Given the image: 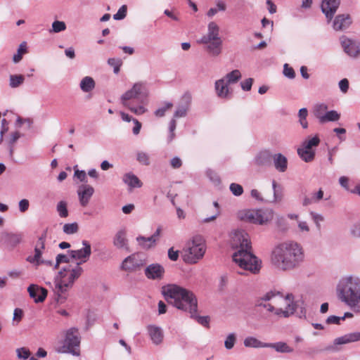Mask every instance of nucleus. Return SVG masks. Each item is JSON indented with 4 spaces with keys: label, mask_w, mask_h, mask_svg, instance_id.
<instances>
[{
    "label": "nucleus",
    "mask_w": 360,
    "mask_h": 360,
    "mask_svg": "<svg viewBox=\"0 0 360 360\" xmlns=\"http://www.w3.org/2000/svg\"><path fill=\"white\" fill-rule=\"evenodd\" d=\"M108 63L110 66L113 67L114 72L117 74L120 72V68L122 64V61L121 59L112 58L108 59Z\"/></svg>",
    "instance_id": "79ce46f5"
},
{
    "label": "nucleus",
    "mask_w": 360,
    "mask_h": 360,
    "mask_svg": "<svg viewBox=\"0 0 360 360\" xmlns=\"http://www.w3.org/2000/svg\"><path fill=\"white\" fill-rule=\"evenodd\" d=\"M203 44H207L206 49L210 55L217 56L221 53L222 45L221 39L212 40L208 43Z\"/></svg>",
    "instance_id": "a878e982"
},
{
    "label": "nucleus",
    "mask_w": 360,
    "mask_h": 360,
    "mask_svg": "<svg viewBox=\"0 0 360 360\" xmlns=\"http://www.w3.org/2000/svg\"><path fill=\"white\" fill-rule=\"evenodd\" d=\"M337 294L340 300L349 307L354 312L360 313V280L346 277L340 280Z\"/></svg>",
    "instance_id": "39448f33"
},
{
    "label": "nucleus",
    "mask_w": 360,
    "mask_h": 360,
    "mask_svg": "<svg viewBox=\"0 0 360 360\" xmlns=\"http://www.w3.org/2000/svg\"><path fill=\"white\" fill-rule=\"evenodd\" d=\"M122 179L123 181L130 187V188H141L143 185V183L139 180V179L131 172L125 174L123 176Z\"/></svg>",
    "instance_id": "bb28decb"
},
{
    "label": "nucleus",
    "mask_w": 360,
    "mask_h": 360,
    "mask_svg": "<svg viewBox=\"0 0 360 360\" xmlns=\"http://www.w3.org/2000/svg\"><path fill=\"white\" fill-rule=\"evenodd\" d=\"M340 42L345 52L351 57H357L360 54V49L355 41L342 36Z\"/></svg>",
    "instance_id": "dca6fc26"
},
{
    "label": "nucleus",
    "mask_w": 360,
    "mask_h": 360,
    "mask_svg": "<svg viewBox=\"0 0 360 360\" xmlns=\"http://www.w3.org/2000/svg\"><path fill=\"white\" fill-rule=\"evenodd\" d=\"M168 257L172 261H176L179 258V251H175L173 248H171L168 251Z\"/></svg>",
    "instance_id": "338daca9"
},
{
    "label": "nucleus",
    "mask_w": 360,
    "mask_h": 360,
    "mask_svg": "<svg viewBox=\"0 0 360 360\" xmlns=\"http://www.w3.org/2000/svg\"><path fill=\"white\" fill-rule=\"evenodd\" d=\"M195 319L198 323L201 324L203 326L207 327L210 322V319L208 316H200L197 315V312L195 313V316L192 317Z\"/></svg>",
    "instance_id": "4d7b16f0"
},
{
    "label": "nucleus",
    "mask_w": 360,
    "mask_h": 360,
    "mask_svg": "<svg viewBox=\"0 0 360 360\" xmlns=\"http://www.w3.org/2000/svg\"><path fill=\"white\" fill-rule=\"evenodd\" d=\"M27 52V44L24 41L20 44L17 53L13 56V62L15 63L20 62L22 58V56Z\"/></svg>",
    "instance_id": "c9c22d12"
},
{
    "label": "nucleus",
    "mask_w": 360,
    "mask_h": 360,
    "mask_svg": "<svg viewBox=\"0 0 360 360\" xmlns=\"http://www.w3.org/2000/svg\"><path fill=\"white\" fill-rule=\"evenodd\" d=\"M340 5V0H323L321 10L326 18L330 20Z\"/></svg>",
    "instance_id": "a211bd4d"
},
{
    "label": "nucleus",
    "mask_w": 360,
    "mask_h": 360,
    "mask_svg": "<svg viewBox=\"0 0 360 360\" xmlns=\"http://www.w3.org/2000/svg\"><path fill=\"white\" fill-rule=\"evenodd\" d=\"M8 130V122L6 119H3L1 120V137H0V143L3 141V136L5 133H6Z\"/></svg>",
    "instance_id": "13d9d810"
},
{
    "label": "nucleus",
    "mask_w": 360,
    "mask_h": 360,
    "mask_svg": "<svg viewBox=\"0 0 360 360\" xmlns=\"http://www.w3.org/2000/svg\"><path fill=\"white\" fill-rule=\"evenodd\" d=\"M304 259L302 248L295 242H285L277 245L272 252L271 262L279 269L290 270Z\"/></svg>",
    "instance_id": "f03ea898"
},
{
    "label": "nucleus",
    "mask_w": 360,
    "mask_h": 360,
    "mask_svg": "<svg viewBox=\"0 0 360 360\" xmlns=\"http://www.w3.org/2000/svg\"><path fill=\"white\" fill-rule=\"evenodd\" d=\"M25 81V77L22 75H12L10 76L9 85L11 88H16L21 85Z\"/></svg>",
    "instance_id": "e433bc0d"
},
{
    "label": "nucleus",
    "mask_w": 360,
    "mask_h": 360,
    "mask_svg": "<svg viewBox=\"0 0 360 360\" xmlns=\"http://www.w3.org/2000/svg\"><path fill=\"white\" fill-rule=\"evenodd\" d=\"M69 261V257L67 255L63 254L58 255V256L56 257V261L54 265V269H58L59 267L60 264L68 263Z\"/></svg>",
    "instance_id": "864d4df0"
},
{
    "label": "nucleus",
    "mask_w": 360,
    "mask_h": 360,
    "mask_svg": "<svg viewBox=\"0 0 360 360\" xmlns=\"http://www.w3.org/2000/svg\"><path fill=\"white\" fill-rule=\"evenodd\" d=\"M339 87L341 91L344 94L347 93L349 89V81L345 78L340 81Z\"/></svg>",
    "instance_id": "052dcab7"
},
{
    "label": "nucleus",
    "mask_w": 360,
    "mask_h": 360,
    "mask_svg": "<svg viewBox=\"0 0 360 360\" xmlns=\"http://www.w3.org/2000/svg\"><path fill=\"white\" fill-rule=\"evenodd\" d=\"M75 176L80 180V181L86 182V174L84 171L75 170Z\"/></svg>",
    "instance_id": "69168bd1"
},
{
    "label": "nucleus",
    "mask_w": 360,
    "mask_h": 360,
    "mask_svg": "<svg viewBox=\"0 0 360 360\" xmlns=\"http://www.w3.org/2000/svg\"><path fill=\"white\" fill-rule=\"evenodd\" d=\"M22 240V233H7L6 235V243L12 247H14L21 243Z\"/></svg>",
    "instance_id": "72a5a7b5"
},
{
    "label": "nucleus",
    "mask_w": 360,
    "mask_h": 360,
    "mask_svg": "<svg viewBox=\"0 0 360 360\" xmlns=\"http://www.w3.org/2000/svg\"><path fill=\"white\" fill-rule=\"evenodd\" d=\"M137 160L142 165H148L150 164L149 156L144 152H139L137 154Z\"/></svg>",
    "instance_id": "8fccbe9b"
},
{
    "label": "nucleus",
    "mask_w": 360,
    "mask_h": 360,
    "mask_svg": "<svg viewBox=\"0 0 360 360\" xmlns=\"http://www.w3.org/2000/svg\"><path fill=\"white\" fill-rule=\"evenodd\" d=\"M164 292L169 303L178 309L188 312L191 317L195 316L198 311V300L192 291L177 285H169Z\"/></svg>",
    "instance_id": "7ed1b4c3"
},
{
    "label": "nucleus",
    "mask_w": 360,
    "mask_h": 360,
    "mask_svg": "<svg viewBox=\"0 0 360 360\" xmlns=\"http://www.w3.org/2000/svg\"><path fill=\"white\" fill-rule=\"evenodd\" d=\"M46 237V231H44L43 234L39 238L34 248V256H30L27 257V261L37 266L42 264H45L49 266H52L53 262L51 261H46L41 259L42 252L45 248V240Z\"/></svg>",
    "instance_id": "f8f14e48"
},
{
    "label": "nucleus",
    "mask_w": 360,
    "mask_h": 360,
    "mask_svg": "<svg viewBox=\"0 0 360 360\" xmlns=\"http://www.w3.org/2000/svg\"><path fill=\"white\" fill-rule=\"evenodd\" d=\"M308 115V111L307 108H302L299 111L300 122L304 129L307 128L308 123L307 121V117Z\"/></svg>",
    "instance_id": "a19ab883"
},
{
    "label": "nucleus",
    "mask_w": 360,
    "mask_h": 360,
    "mask_svg": "<svg viewBox=\"0 0 360 360\" xmlns=\"http://www.w3.org/2000/svg\"><path fill=\"white\" fill-rule=\"evenodd\" d=\"M94 193V188L91 186L89 184L81 185L77 190L80 205L84 207H86Z\"/></svg>",
    "instance_id": "2eb2a0df"
},
{
    "label": "nucleus",
    "mask_w": 360,
    "mask_h": 360,
    "mask_svg": "<svg viewBox=\"0 0 360 360\" xmlns=\"http://www.w3.org/2000/svg\"><path fill=\"white\" fill-rule=\"evenodd\" d=\"M323 198V191L320 188L317 192L312 193L310 197H305L303 201L304 206L316 203Z\"/></svg>",
    "instance_id": "c756f323"
},
{
    "label": "nucleus",
    "mask_w": 360,
    "mask_h": 360,
    "mask_svg": "<svg viewBox=\"0 0 360 360\" xmlns=\"http://www.w3.org/2000/svg\"><path fill=\"white\" fill-rule=\"evenodd\" d=\"M360 340V333H353L345 336L336 338L335 340V345L346 344L352 342Z\"/></svg>",
    "instance_id": "c85d7f7f"
},
{
    "label": "nucleus",
    "mask_w": 360,
    "mask_h": 360,
    "mask_svg": "<svg viewBox=\"0 0 360 360\" xmlns=\"http://www.w3.org/2000/svg\"><path fill=\"white\" fill-rule=\"evenodd\" d=\"M340 117V115L335 110H330L326 112L324 115V117H322L321 123H324L326 122H334L338 121Z\"/></svg>",
    "instance_id": "4c0bfd02"
},
{
    "label": "nucleus",
    "mask_w": 360,
    "mask_h": 360,
    "mask_svg": "<svg viewBox=\"0 0 360 360\" xmlns=\"http://www.w3.org/2000/svg\"><path fill=\"white\" fill-rule=\"evenodd\" d=\"M241 78V73L238 70H234L228 73L225 77V81L229 84L236 83Z\"/></svg>",
    "instance_id": "f704fd0d"
},
{
    "label": "nucleus",
    "mask_w": 360,
    "mask_h": 360,
    "mask_svg": "<svg viewBox=\"0 0 360 360\" xmlns=\"http://www.w3.org/2000/svg\"><path fill=\"white\" fill-rule=\"evenodd\" d=\"M148 335L152 342L155 345L160 344L164 338L162 330L156 326L150 325L147 327Z\"/></svg>",
    "instance_id": "412c9836"
},
{
    "label": "nucleus",
    "mask_w": 360,
    "mask_h": 360,
    "mask_svg": "<svg viewBox=\"0 0 360 360\" xmlns=\"http://www.w3.org/2000/svg\"><path fill=\"white\" fill-rule=\"evenodd\" d=\"M320 143L319 137L316 135L314 137L305 140L301 148L297 149V153L302 160L309 162L314 160L315 157V151L313 147H316Z\"/></svg>",
    "instance_id": "9b49d317"
},
{
    "label": "nucleus",
    "mask_w": 360,
    "mask_h": 360,
    "mask_svg": "<svg viewBox=\"0 0 360 360\" xmlns=\"http://www.w3.org/2000/svg\"><path fill=\"white\" fill-rule=\"evenodd\" d=\"M95 87V82L91 77H84L80 82V88L84 92H89Z\"/></svg>",
    "instance_id": "473e14b6"
},
{
    "label": "nucleus",
    "mask_w": 360,
    "mask_h": 360,
    "mask_svg": "<svg viewBox=\"0 0 360 360\" xmlns=\"http://www.w3.org/2000/svg\"><path fill=\"white\" fill-rule=\"evenodd\" d=\"M19 359H27L30 356V352L25 347H21L16 350Z\"/></svg>",
    "instance_id": "603ef678"
},
{
    "label": "nucleus",
    "mask_w": 360,
    "mask_h": 360,
    "mask_svg": "<svg viewBox=\"0 0 360 360\" xmlns=\"http://www.w3.org/2000/svg\"><path fill=\"white\" fill-rule=\"evenodd\" d=\"M173 107V104L172 103L167 102L165 103L164 106L158 108L155 112V115L158 117H162L165 115V112L171 110Z\"/></svg>",
    "instance_id": "c03bdc74"
},
{
    "label": "nucleus",
    "mask_w": 360,
    "mask_h": 360,
    "mask_svg": "<svg viewBox=\"0 0 360 360\" xmlns=\"http://www.w3.org/2000/svg\"><path fill=\"white\" fill-rule=\"evenodd\" d=\"M164 273V268L158 264H150L145 270L146 277L150 279H160Z\"/></svg>",
    "instance_id": "aec40b11"
},
{
    "label": "nucleus",
    "mask_w": 360,
    "mask_h": 360,
    "mask_svg": "<svg viewBox=\"0 0 360 360\" xmlns=\"http://www.w3.org/2000/svg\"><path fill=\"white\" fill-rule=\"evenodd\" d=\"M268 347L274 348L276 351L281 353H290L293 352V349L292 347L283 342L268 343Z\"/></svg>",
    "instance_id": "7c9ffc66"
},
{
    "label": "nucleus",
    "mask_w": 360,
    "mask_h": 360,
    "mask_svg": "<svg viewBox=\"0 0 360 360\" xmlns=\"http://www.w3.org/2000/svg\"><path fill=\"white\" fill-rule=\"evenodd\" d=\"M205 251V241L201 236L198 235L186 243L181 256L186 263L195 264L203 257Z\"/></svg>",
    "instance_id": "423d86ee"
},
{
    "label": "nucleus",
    "mask_w": 360,
    "mask_h": 360,
    "mask_svg": "<svg viewBox=\"0 0 360 360\" xmlns=\"http://www.w3.org/2000/svg\"><path fill=\"white\" fill-rule=\"evenodd\" d=\"M244 345L247 347H268V343H264L253 337H248L244 340Z\"/></svg>",
    "instance_id": "2f4dec72"
},
{
    "label": "nucleus",
    "mask_w": 360,
    "mask_h": 360,
    "mask_svg": "<svg viewBox=\"0 0 360 360\" xmlns=\"http://www.w3.org/2000/svg\"><path fill=\"white\" fill-rule=\"evenodd\" d=\"M84 248L77 250H70V255L72 258L79 260L80 262L77 263V265H80L82 263L86 262L91 254V245L86 240L82 241Z\"/></svg>",
    "instance_id": "4468645a"
},
{
    "label": "nucleus",
    "mask_w": 360,
    "mask_h": 360,
    "mask_svg": "<svg viewBox=\"0 0 360 360\" xmlns=\"http://www.w3.org/2000/svg\"><path fill=\"white\" fill-rule=\"evenodd\" d=\"M283 74L285 77L290 79H293L295 77V72L293 68L290 67L287 63L284 65Z\"/></svg>",
    "instance_id": "6e6d98bb"
},
{
    "label": "nucleus",
    "mask_w": 360,
    "mask_h": 360,
    "mask_svg": "<svg viewBox=\"0 0 360 360\" xmlns=\"http://www.w3.org/2000/svg\"><path fill=\"white\" fill-rule=\"evenodd\" d=\"M257 304L263 306L268 311L285 318L289 317L295 311V304L293 302L292 295H287L284 297L279 292H269L261 297Z\"/></svg>",
    "instance_id": "20e7f679"
},
{
    "label": "nucleus",
    "mask_w": 360,
    "mask_h": 360,
    "mask_svg": "<svg viewBox=\"0 0 360 360\" xmlns=\"http://www.w3.org/2000/svg\"><path fill=\"white\" fill-rule=\"evenodd\" d=\"M219 28L218 25L214 22H211L208 25V32L207 34L203 36L200 40L198 41V43H208L210 41L221 39L219 36Z\"/></svg>",
    "instance_id": "6ab92c4d"
},
{
    "label": "nucleus",
    "mask_w": 360,
    "mask_h": 360,
    "mask_svg": "<svg viewBox=\"0 0 360 360\" xmlns=\"http://www.w3.org/2000/svg\"><path fill=\"white\" fill-rule=\"evenodd\" d=\"M236 342V335L233 333L229 334L224 342L225 347L227 349H231L233 347Z\"/></svg>",
    "instance_id": "09e8293b"
},
{
    "label": "nucleus",
    "mask_w": 360,
    "mask_h": 360,
    "mask_svg": "<svg viewBox=\"0 0 360 360\" xmlns=\"http://www.w3.org/2000/svg\"><path fill=\"white\" fill-rule=\"evenodd\" d=\"M232 246L236 248L233 260L240 268L257 274L261 268V261L252 252L249 235L244 231H236L232 236Z\"/></svg>",
    "instance_id": "f257e3e1"
},
{
    "label": "nucleus",
    "mask_w": 360,
    "mask_h": 360,
    "mask_svg": "<svg viewBox=\"0 0 360 360\" xmlns=\"http://www.w3.org/2000/svg\"><path fill=\"white\" fill-rule=\"evenodd\" d=\"M229 84L225 81L224 79H221L215 82V90L219 97L224 98H227L231 94L229 89Z\"/></svg>",
    "instance_id": "b1692460"
},
{
    "label": "nucleus",
    "mask_w": 360,
    "mask_h": 360,
    "mask_svg": "<svg viewBox=\"0 0 360 360\" xmlns=\"http://www.w3.org/2000/svg\"><path fill=\"white\" fill-rule=\"evenodd\" d=\"M352 23L349 15H338L333 22V28L335 30H342L347 28Z\"/></svg>",
    "instance_id": "5701e85b"
},
{
    "label": "nucleus",
    "mask_w": 360,
    "mask_h": 360,
    "mask_svg": "<svg viewBox=\"0 0 360 360\" xmlns=\"http://www.w3.org/2000/svg\"><path fill=\"white\" fill-rule=\"evenodd\" d=\"M240 220L257 224H264L274 218V212L270 209L264 210H246L238 213Z\"/></svg>",
    "instance_id": "1a4fd4ad"
},
{
    "label": "nucleus",
    "mask_w": 360,
    "mask_h": 360,
    "mask_svg": "<svg viewBox=\"0 0 360 360\" xmlns=\"http://www.w3.org/2000/svg\"><path fill=\"white\" fill-rule=\"evenodd\" d=\"M66 28L65 23L62 21L56 20L52 24V30L54 32H59L65 30Z\"/></svg>",
    "instance_id": "3c124183"
},
{
    "label": "nucleus",
    "mask_w": 360,
    "mask_h": 360,
    "mask_svg": "<svg viewBox=\"0 0 360 360\" xmlns=\"http://www.w3.org/2000/svg\"><path fill=\"white\" fill-rule=\"evenodd\" d=\"M27 291L36 303L43 302L47 296V290L37 285H30Z\"/></svg>",
    "instance_id": "f3484780"
},
{
    "label": "nucleus",
    "mask_w": 360,
    "mask_h": 360,
    "mask_svg": "<svg viewBox=\"0 0 360 360\" xmlns=\"http://www.w3.org/2000/svg\"><path fill=\"white\" fill-rule=\"evenodd\" d=\"M57 211L60 217H67L68 216L67 203L65 201H60L57 205Z\"/></svg>",
    "instance_id": "ea45409f"
},
{
    "label": "nucleus",
    "mask_w": 360,
    "mask_h": 360,
    "mask_svg": "<svg viewBox=\"0 0 360 360\" xmlns=\"http://www.w3.org/2000/svg\"><path fill=\"white\" fill-rule=\"evenodd\" d=\"M170 165L173 169H179L182 165V161L179 158L174 157L171 160Z\"/></svg>",
    "instance_id": "e2e57ef3"
},
{
    "label": "nucleus",
    "mask_w": 360,
    "mask_h": 360,
    "mask_svg": "<svg viewBox=\"0 0 360 360\" xmlns=\"http://www.w3.org/2000/svg\"><path fill=\"white\" fill-rule=\"evenodd\" d=\"M23 316V311L21 309L16 308L13 312V321L20 322Z\"/></svg>",
    "instance_id": "0e129e2a"
},
{
    "label": "nucleus",
    "mask_w": 360,
    "mask_h": 360,
    "mask_svg": "<svg viewBox=\"0 0 360 360\" xmlns=\"http://www.w3.org/2000/svg\"><path fill=\"white\" fill-rule=\"evenodd\" d=\"M78 224L75 222L72 224H65L63 226V231L66 234H73L77 232L78 231Z\"/></svg>",
    "instance_id": "37998d69"
},
{
    "label": "nucleus",
    "mask_w": 360,
    "mask_h": 360,
    "mask_svg": "<svg viewBox=\"0 0 360 360\" xmlns=\"http://www.w3.org/2000/svg\"><path fill=\"white\" fill-rule=\"evenodd\" d=\"M274 167L280 172H284L288 167L287 158L281 153H277L273 155Z\"/></svg>",
    "instance_id": "393cba45"
},
{
    "label": "nucleus",
    "mask_w": 360,
    "mask_h": 360,
    "mask_svg": "<svg viewBox=\"0 0 360 360\" xmlns=\"http://www.w3.org/2000/svg\"><path fill=\"white\" fill-rule=\"evenodd\" d=\"M327 108V105L325 104H319L315 106L314 115L319 120L321 123L322 122V117H324Z\"/></svg>",
    "instance_id": "58836bf2"
},
{
    "label": "nucleus",
    "mask_w": 360,
    "mask_h": 360,
    "mask_svg": "<svg viewBox=\"0 0 360 360\" xmlns=\"http://www.w3.org/2000/svg\"><path fill=\"white\" fill-rule=\"evenodd\" d=\"M192 101V96L189 92H186L181 98L180 105L188 109Z\"/></svg>",
    "instance_id": "a18cd8bd"
},
{
    "label": "nucleus",
    "mask_w": 360,
    "mask_h": 360,
    "mask_svg": "<svg viewBox=\"0 0 360 360\" xmlns=\"http://www.w3.org/2000/svg\"><path fill=\"white\" fill-rule=\"evenodd\" d=\"M80 337L78 329L71 328L66 331L63 345L58 349L59 352L71 353L75 356L79 355Z\"/></svg>",
    "instance_id": "9d476101"
},
{
    "label": "nucleus",
    "mask_w": 360,
    "mask_h": 360,
    "mask_svg": "<svg viewBox=\"0 0 360 360\" xmlns=\"http://www.w3.org/2000/svg\"><path fill=\"white\" fill-rule=\"evenodd\" d=\"M161 232V229L158 228L153 236L150 237L139 236V239L150 241V244H155V242Z\"/></svg>",
    "instance_id": "de8ad7c7"
},
{
    "label": "nucleus",
    "mask_w": 360,
    "mask_h": 360,
    "mask_svg": "<svg viewBox=\"0 0 360 360\" xmlns=\"http://www.w3.org/2000/svg\"><path fill=\"white\" fill-rule=\"evenodd\" d=\"M252 83L253 79L252 78H248L242 82L240 85L244 91H250L252 88Z\"/></svg>",
    "instance_id": "bf43d9fd"
},
{
    "label": "nucleus",
    "mask_w": 360,
    "mask_h": 360,
    "mask_svg": "<svg viewBox=\"0 0 360 360\" xmlns=\"http://www.w3.org/2000/svg\"><path fill=\"white\" fill-rule=\"evenodd\" d=\"M187 110V108L179 105V106L174 112V117L176 118L184 117L186 115Z\"/></svg>",
    "instance_id": "680f3d73"
},
{
    "label": "nucleus",
    "mask_w": 360,
    "mask_h": 360,
    "mask_svg": "<svg viewBox=\"0 0 360 360\" xmlns=\"http://www.w3.org/2000/svg\"><path fill=\"white\" fill-rule=\"evenodd\" d=\"M146 95V87L145 83L137 82L134 84L131 89L126 91L122 96L121 101L122 105L127 108L131 112L137 115H140L143 114L146 111V109L142 105L134 107L132 103L138 101L140 96Z\"/></svg>",
    "instance_id": "0eeeda50"
},
{
    "label": "nucleus",
    "mask_w": 360,
    "mask_h": 360,
    "mask_svg": "<svg viewBox=\"0 0 360 360\" xmlns=\"http://www.w3.org/2000/svg\"><path fill=\"white\" fill-rule=\"evenodd\" d=\"M29 208V201L26 199L21 200L19 202V209L20 212H25Z\"/></svg>",
    "instance_id": "774afa93"
},
{
    "label": "nucleus",
    "mask_w": 360,
    "mask_h": 360,
    "mask_svg": "<svg viewBox=\"0 0 360 360\" xmlns=\"http://www.w3.org/2000/svg\"><path fill=\"white\" fill-rule=\"evenodd\" d=\"M127 7L126 5L122 6L117 12L113 15L115 20H122L126 17Z\"/></svg>",
    "instance_id": "49530a36"
},
{
    "label": "nucleus",
    "mask_w": 360,
    "mask_h": 360,
    "mask_svg": "<svg viewBox=\"0 0 360 360\" xmlns=\"http://www.w3.org/2000/svg\"><path fill=\"white\" fill-rule=\"evenodd\" d=\"M273 155L267 151H261L255 158V163L259 166H266L271 164Z\"/></svg>",
    "instance_id": "cd10ccee"
},
{
    "label": "nucleus",
    "mask_w": 360,
    "mask_h": 360,
    "mask_svg": "<svg viewBox=\"0 0 360 360\" xmlns=\"http://www.w3.org/2000/svg\"><path fill=\"white\" fill-rule=\"evenodd\" d=\"M83 272L82 268L76 265L73 268H65L60 271L59 276L56 281V288L58 292L63 293L72 288L75 281L77 279Z\"/></svg>",
    "instance_id": "6e6552de"
},
{
    "label": "nucleus",
    "mask_w": 360,
    "mask_h": 360,
    "mask_svg": "<svg viewBox=\"0 0 360 360\" xmlns=\"http://www.w3.org/2000/svg\"><path fill=\"white\" fill-rule=\"evenodd\" d=\"M124 230L117 231L113 239V245L118 249H124L129 251L128 240Z\"/></svg>",
    "instance_id": "4be33fe9"
},
{
    "label": "nucleus",
    "mask_w": 360,
    "mask_h": 360,
    "mask_svg": "<svg viewBox=\"0 0 360 360\" xmlns=\"http://www.w3.org/2000/svg\"><path fill=\"white\" fill-rule=\"evenodd\" d=\"M145 264L144 259L140 254H132L124 259L122 263V270L133 272L140 269Z\"/></svg>",
    "instance_id": "ddd939ff"
},
{
    "label": "nucleus",
    "mask_w": 360,
    "mask_h": 360,
    "mask_svg": "<svg viewBox=\"0 0 360 360\" xmlns=\"http://www.w3.org/2000/svg\"><path fill=\"white\" fill-rule=\"evenodd\" d=\"M230 190L236 196L240 195L243 192V187L240 184L235 183L231 184Z\"/></svg>",
    "instance_id": "5fc2aeb1"
}]
</instances>
